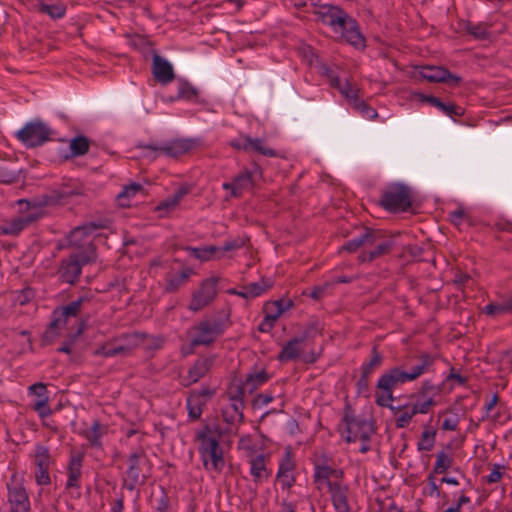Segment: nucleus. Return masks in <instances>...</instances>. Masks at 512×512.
I'll return each mask as SVG.
<instances>
[{
	"label": "nucleus",
	"instance_id": "37998d69",
	"mask_svg": "<svg viewBox=\"0 0 512 512\" xmlns=\"http://www.w3.org/2000/svg\"><path fill=\"white\" fill-rule=\"evenodd\" d=\"M94 354L97 356L115 357L118 355H125V348H123L119 344L118 339H116L115 341L106 343L98 348Z\"/></svg>",
	"mask_w": 512,
	"mask_h": 512
},
{
	"label": "nucleus",
	"instance_id": "393cba45",
	"mask_svg": "<svg viewBox=\"0 0 512 512\" xmlns=\"http://www.w3.org/2000/svg\"><path fill=\"white\" fill-rule=\"evenodd\" d=\"M330 85L339 90L341 95H343L348 101L349 105L352 106L355 102L359 101L361 98L359 97V89L356 84L350 82L346 79L344 82L340 79V77L331 74L329 76Z\"/></svg>",
	"mask_w": 512,
	"mask_h": 512
},
{
	"label": "nucleus",
	"instance_id": "bf43d9fd",
	"mask_svg": "<svg viewBox=\"0 0 512 512\" xmlns=\"http://www.w3.org/2000/svg\"><path fill=\"white\" fill-rule=\"evenodd\" d=\"M276 478L281 484L282 489H289L295 483V477L292 472L277 471Z\"/></svg>",
	"mask_w": 512,
	"mask_h": 512
},
{
	"label": "nucleus",
	"instance_id": "de8ad7c7",
	"mask_svg": "<svg viewBox=\"0 0 512 512\" xmlns=\"http://www.w3.org/2000/svg\"><path fill=\"white\" fill-rule=\"evenodd\" d=\"M118 342L125 348V355H127L143 342V336L138 333L127 334L118 338Z\"/></svg>",
	"mask_w": 512,
	"mask_h": 512
},
{
	"label": "nucleus",
	"instance_id": "412c9836",
	"mask_svg": "<svg viewBox=\"0 0 512 512\" xmlns=\"http://www.w3.org/2000/svg\"><path fill=\"white\" fill-rule=\"evenodd\" d=\"M215 358L213 356L199 358L189 368L188 373L182 379V384L186 387L198 382L203 378L211 369L214 364Z\"/></svg>",
	"mask_w": 512,
	"mask_h": 512
},
{
	"label": "nucleus",
	"instance_id": "6ab92c4d",
	"mask_svg": "<svg viewBox=\"0 0 512 512\" xmlns=\"http://www.w3.org/2000/svg\"><path fill=\"white\" fill-rule=\"evenodd\" d=\"M435 358L429 353H421L414 358L411 366L404 369V375L408 382H413L422 375L429 373L434 365Z\"/></svg>",
	"mask_w": 512,
	"mask_h": 512
},
{
	"label": "nucleus",
	"instance_id": "13d9d810",
	"mask_svg": "<svg viewBox=\"0 0 512 512\" xmlns=\"http://www.w3.org/2000/svg\"><path fill=\"white\" fill-rule=\"evenodd\" d=\"M449 221L456 227H460L465 220H468V216L463 208H458L448 214Z\"/></svg>",
	"mask_w": 512,
	"mask_h": 512
},
{
	"label": "nucleus",
	"instance_id": "a211bd4d",
	"mask_svg": "<svg viewBox=\"0 0 512 512\" xmlns=\"http://www.w3.org/2000/svg\"><path fill=\"white\" fill-rule=\"evenodd\" d=\"M341 38L352 45L356 49L365 48V38L362 35L359 25L355 19L350 16H347L346 19L341 24V28H339V32Z\"/></svg>",
	"mask_w": 512,
	"mask_h": 512
},
{
	"label": "nucleus",
	"instance_id": "0eeeda50",
	"mask_svg": "<svg viewBox=\"0 0 512 512\" xmlns=\"http://www.w3.org/2000/svg\"><path fill=\"white\" fill-rule=\"evenodd\" d=\"M225 331V324L220 319H207L200 321L191 328V346L209 345Z\"/></svg>",
	"mask_w": 512,
	"mask_h": 512
},
{
	"label": "nucleus",
	"instance_id": "774afa93",
	"mask_svg": "<svg viewBox=\"0 0 512 512\" xmlns=\"http://www.w3.org/2000/svg\"><path fill=\"white\" fill-rule=\"evenodd\" d=\"M458 418L456 416L447 417L442 422L441 428L446 431H455L458 426Z\"/></svg>",
	"mask_w": 512,
	"mask_h": 512
},
{
	"label": "nucleus",
	"instance_id": "bb28decb",
	"mask_svg": "<svg viewBox=\"0 0 512 512\" xmlns=\"http://www.w3.org/2000/svg\"><path fill=\"white\" fill-rule=\"evenodd\" d=\"M152 73L154 78L162 84L171 82L175 77L172 65L159 55L153 57Z\"/></svg>",
	"mask_w": 512,
	"mask_h": 512
},
{
	"label": "nucleus",
	"instance_id": "72a5a7b5",
	"mask_svg": "<svg viewBox=\"0 0 512 512\" xmlns=\"http://www.w3.org/2000/svg\"><path fill=\"white\" fill-rule=\"evenodd\" d=\"M270 379V375L266 372L265 369L255 370L250 372L245 381L242 384V393L243 391L253 392L258 387L266 383Z\"/></svg>",
	"mask_w": 512,
	"mask_h": 512
},
{
	"label": "nucleus",
	"instance_id": "f3484780",
	"mask_svg": "<svg viewBox=\"0 0 512 512\" xmlns=\"http://www.w3.org/2000/svg\"><path fill=\"white\" fill-rule=\"evenodd\" d=\"M197 146V142L194 139H174L168 142L163 143L158 147L149 146V148L158 152L161 155H166L169 157H179L182 156Z\"/></svg>",
	"mask_w": 512,
	"mask_h": 512
},
{
	"label": "nucleus",
	"instance_id": "e433bc0d",
	"mask_svg": "<svg viewBox=\"0 0 512 512\" xmlns=\"http://www.w3.org/2000/svg\"><path fill=\"white\" fill-rule=\"evenodd\" d=\"M192 269L185 268L177 274H172L167 277L165 291L172 293L177 291L191 276Z\"/></svg>",
	"mask_w": 512,
	"mask_h": 512
},
{
	"label": "nucleus",
	"instance_id": "ea45409f",
	"mask_svg": "<svg viewBox=\"0 0 512 512\" xmlns=\"http://www.w3.org/2000/svg\"><path fill=\"white\" fill-rule=\"evenodd\" d=\"M180 99L186 101H196L198 99V90L188 81H179L177 95L176 97L171 98L170 101Z\"/></svg>",
	"mask_w": 512,
	"mask_h": 512
},
{
	"label": "nucleus",
	"instance_id": "f257e3e1",
	"mask_svg": "<svg viewBox=\"0 0 512 512\" xmlns=\"http://www.w3.org/2000/svg\"><path fill=\"white\" fill-rule=\"evenodd\" d=\"M313 463V482L320 492L327 489L336 512H350L349 487L342 482L344 472L332 465L333 460L325 453L316 454Z\"/></svg>",
	"mask_w": 512,
	"mask_h": 512
},
{
	"label": "nucleus",
	"instance_id": "0e129e2a",
	"mask_svg": "<svg viewBox=\"0 0 512 512\" xmlns=\"http://www.w3.org/2000/svg\"><path fill=\"white\" fill-rule=\"evenodd\" d=\"M156 512H170V499L164 491L157 501Z\"/></svg>",
	"mask_w": 512,
	"mask_h": 512
},
{
	"label": "nucleus",
	"instance_id": "b1692460",
	"mask_svg": "<svg viewBox=\"0 0 512 512\" xmlns=\"http://www.w3.org/2000/svg\"><path fill=\"white\" fill-rule=\"evenodd\" d=\"M244 402L242 392L229 398V403L222 410V416L226 423L235 424L243 419Z\"/></svg>",
	"mask_w": 512,
	"mask_h": 512
},
{
	"label": "nucleus",
	"instance_id": "4468645a",
	"mask_svg": "<svg viewBox=\"0 0 512 512\" xmlns=\"http://www.w3.org/2000/svg\"><path fill=\"white\" fill-rule=\"evenodd\" d=\"M217 283L218 279L215 277L205 279L193 293L188 309L196 312L209 305L217 296Z\"/></svg>",
	"mask_w": 512,
	"mask_h": 512
},
{
	"label": "nucleus",
	"instance_id": "473e14b6",
	"mask_svg": "<svg viewBox=\"0 0 512 512\" xmlns=\"http://www.w3.org/2000/svg\"><path fill=\"white\" fill-rule=\"evenodd\" d=\"M271 285V281L261 279L258 282H253L242 287L239 291V296L247 300L254 299L266 292Z\"/></svg>",
	"mask_w": 512,
	"mask_h": 512
},
{
	"label": "nucleus",
	"instance_id": "f03ea898",
	"mask_svg": "<svg viewBox=\"0 0 512 512\" xmlns=\"http://www.w3.org/2000/svg\"><path fill=\"white\" fill-rule=\"evenodd\" d=\"M220 438L221 433L211 426H205L196 433L200 459L204 469L210 473L220 474L225 467Z\"/></svg>",
	"mask_w": 512,
	"mask_h": 512
},
{
	"label": "nucleus",
	"instance_id": "49530a36",
	"mask_svg": "<svg viewBox=\"0 0 512 512\" xmlns=\"http://www.w3.org/2000/svg\"><path fill=\"white\" fill-rule=\"evenodd\" d=\"M70 152L72 156L85 155L89 150V140L85 136H77L70 141Z\"/></svg>",
	"mask_w": 512,
	"mask_h": 512
},
{
	"label": "nucleus",
	"instance_id": "7ed1b4c3",
	"mask_svg": "<svg viewBox=\"0 0 512 512\" xmlns=\"http://www.w3.org/2000/svg\"><path fill=\"white\" fill-rule=\"evenodd\" d=\"M408 383L404 368L394 366L386 370L377 380L375 403L380 407L394 409L392 402L394 401L393 391L396 387Z\"/></svg>",
	"mask_w": 512,
	"mask_h": 512
},
{
	"label": "nucleus",
	"instance_id": "c03bdc74",
	"mask_svg": "<svg viewBox=\"0 0 512 512\" xmlns=\"http://www.w3.org/2000/svg\"><path fill=\"white\" fill-rule=\"evenodd\" d=\"M369 233L370 229L366 228L365 231L358 235L357 237L347 241L343 246L342 249L347 250L349 252H354L358 250L359 248H362L363 250L367 248V244H369Z\"/></svg>",
	"mask_w": 512,
	"mask_h": 512
},
{
	"label": "nucleus",
	"instance_id": "052dcab7",
	"mask_svg": "<svg viewBox=\"0 0 512 512\" xmlns=\"http://www.w3.org/2000/svg\"><path fill=\"white\" fill-rule=\"evenodd\" d=\"M48 401H49V398H44L42 400H35V402L33 404V409L42 418L51 415V409L48 406Z\"/></svg>",
	"mask_w": 512,
	"mask_h": 512
},
{
	"label": "nucleus",
	"instance_id": "a878e982",
	"mask_svg": "<svg viewBox=\"0 0 512 512\" xmlns=\"http://www.w3.org/2000/svg\"><path fill=\"white\" fill-rule=\"evenodd\" d=\"M83 454L72 453L68 465L66 488H80L82 476Z\"/></svg>",
	"mask_w": 512,
	"mask_h": 512
},
{
	"label": "nucleus",
	"instance_id": "cd10ccee",
	"mask_svg": "<svg viewBox=\"0 0 512 512\" xmlns=\"http://www.w3.org/2000/svg\"><path fill=\"white\" fill-rule=\"evenodd\" d=\"M306 336L295 337L287 341L278 355V360L288 362L297 359L303 351V343Z\"/></svg>",
	"mask_w": 512,
	"mask_h": 512
},
{
	"label": "nucleus",
	"instance_id": "5701e85b",
	"mask_svg": "<svg viewBox=\"0 0 512 512\" xmlns=\"http://www.w3.org/2000/svg\"><path fill=\"white\" fill-rule=\"evenodd\" d=\"M420 75L429 82H446L456 85L461 81L459 76L451 74L447 69L439 66L422 67Z\"/></svg>",
	"mask_w": 512,
	"mask_h": 512
},
{
	"label": "nucleus",
	"instance_id": "c85d7f7f",
	"mask_svg": "<svg viewBox=\"0 0 512 512\" xmlns=\"http://www.w3.org/2000/svg\"><path fill=\"white\" fill-rule=\"evenodd\" d=\"M107 429L104 425H102L99 421H94L90 427L84 428L80 435L84 437L89 446L96 449L102 448L101 438L106 433Z\"/></svg>",
	"mask_w": 512,
	"mask_h": 512
},
{
	"label": "nucleus",
	"instance_id": "69168bd1",
	"mask_svg": "<svg viewBox=\"0 0 512 512\" xmlns=\"http://www.w3.org/2000/svg\"><path fill=\"white\" fill-rule=\"evenodd\" d=\"M17 179V174L14 171H10L5 167L0 166V182L1 183H12Z\"/></svg>",
	"mask_w": 512,
	"mask_h": 512
},
{
	"label": "nucleus",
	"instance_id": "39448f33",
	"mask_svg": "<svg viewBox=\"0 0 512 512\" xmlns=\"http://www.w3.org/2000/svg\"><path fill=\"white\" fill-rule=\"evenodd\" d=\"M53 130L44 121L33 119L15 132L17 140L26 148H36L44 145L51 139Z\"/></svg>",
	"mask_w": 512,
	"mask_h": 512
},
{
	"label": "nucleus",
	"instance_id": "09e8293b",
	"mask_svg": "<svg viewBox=\"0 0 512 512\" xmlns=\"http://www.w3.org/2000/svg\"><path fill=\"white\" fill-rule=\"evenodd\" d=\"M40 11L48 14L52 19H61L66 14V6L61 2L52 4H41Z\"/></svg>",
	"mask_w": 512,
	"mask_h": 512
},
{
	"label": "nucleus",
	"instance_id": "a18cd8bd",
	"mask_svg": "<svg viewBox=\"0 0 512 512\" xmlns=\"http://www.w3.org/2000/svg\"><path fill=\"white\" fill-rule=\"evenodd\" d=\"M398 413L395 419V424L397 428H405L407 427L412 418L416 415L410 404H405L401 407L397 408Z\"/></svg>",
	"mask_w": 512,
	"mask_h": 512
},
{
	"label": "nucleus",
	"instance_id": "f8f14e48",
	"mask_svg": "<svg viewBox=\"0 0 512 512\" xmlns=\"http://www.w3.org/2000/svg\"><path fill=\"white\" fill-rule=\"evenodd\" d=\"M369 238L371 243L358 256L360 262H371L388 253L393 246L392 241L385 239L380 231L370 229Z\"/></svg>",
	"mask_w": 512,
	"mask_h": 512
},
{
	"label": "nucleus",
	"instance_id": "7c9ffc66",
	"mask_svg": "<svg viewBox=\"0 0 512 512\" xmlns=\"http://www.w3.org/2000/svg\"><path fill=\"white\" fill-rule=\"evenodd\" d=\"M421 100L436 107L443 114L451 118H453L454 116H462L464 114V109L462 107L456 106L452 103H444L439 98L434 96L422 95Z\"/></svg>",
	"mask_w": 512,
	"mask_h": 512
},
{
	"label": "nucleus",
	"instance_id": "4c0bfd02",
	"mask_svg": "<svg viewBox=\"0 0 512 512\" xmlns=\"http://www.w3.org/2000/svg\"><path fill=\"white\" fill-rule=\"evenodd\" d=\"M383 360V355L378 352L376 347H373L371 351V358L368 361H364L360 367L361 373L371 376L375 370L382 366Z\"/></svg>",
	"mask_w": 512,
	"mask_h": 512
},
{
	"label": "nucleus",
	"instance_id": "a19ab883",
	"mask_svg": "<svg viewBox=\"0 0 512 512\" xmlns=\"http://www.w3.org/2000/svg\"><path fill=\"white\" fill-rule=\"evenodd\" d=\"M345 422H346V441L347 442H355L359 437L366 438V436L363 434L361 436L358 435L357 429L361 426H365L366 422L362 420L355 419L354 417H350L348 415L345 416Z\"/></svg>",
	"mask_w": 512,
	"mask_h": 512
},
{
	"label": "nucleus",
	"instance_id": "20e7f679",
	"mask_svg": "<svg viewBox=\"0 0 512 512\" xmlns=\"http://www.w3.org/2000/svg\"><path fill=\"white\" fill-rule=\"evenodd\" d=\"M18 206L20 214L0 226L1 234L11 236L18 235L29 224L39 220L43 215L41 206L30 204L26 200H19Z\"/></svg>",
	"mask_w": 512,
	"mask_h": 512
},
{
	"label": "nucleus",
	"instance_id": "3c124183",
	"mask_svg": "<svg viewBox=\"0 0 512 512\" xmlns=\"http://www.w3.org/2000/svg\"><path fill=\"white\" fill-rule=\"evenodd\" d=\"M251 148L255 152L260 153L263 156L267 157H275L277 155L276 151L266 145L264 139L261 138H251Z\"/></svg>",
	"mask_w": 512,
	"mask_h": 512
},
{
	"label": "nucleus",
	"instance_id": "5fc2aeb1",
	"mask_svg": "<svg viewBox=\"0 0 512 512\" xmlns=\"http://www.w3.org/2000/svg\"><path fill=\"white\" fill-rule=\"evenodd\" d=\"M251 137L245 134H239L230 141V146L236 150L250 151Z\"/></svg>",
	"mask_w": 512,
	"mask_h": 512
},
{
	"label": "nucleus",
	"instance_id": "8fccbe9b",
	"mask_svg": "<svg viewBox=\"0 0 512 512\" xmlns=\"http://www.w3.org/2000/svg\"><path fill=\"white\" fill-rule=\"evenodd\" d=\"M359 115L368 120H375L378 117L377 111L369 106L364 100L360 99L351 106Z\"/></svg>",
	"mask_w": 512,
	"mask_h": 512
},
{
	"label": "nucleus",
	"instance_id": "aec40b11",
	"mask_svg": "<svg viewBox=\"0 0 512 512\" xmlns=\"http://www.w3.org/2000/svg\"><path fill=\"white\" fill-rule=\"evenodd\" d=\"M316 14L319 19L324 24L330 26L335 33L339 32L341 24L348 16L341 8L330 4L321 5Z\"/></svg>",
	"mask_w": 512,
	"mask_h": 512
},
{
	"label": "nucleus",
	"instance_id": "6e6552de",
	"mask_svg": "<svg viewBox=\"0 0 512 512\" xmlns=\"http://www.w3.org/2000/svg\"><path fill=\"white\" fill-rule=\"evenodd\" d=\"M381 206L390 212L406 211L411 207V194L408 187L392 184L382 193Z\"/></svg>",
	"mask_w": 512,
	"mask_h": 512
},
{
	"label": "nucleus",
	"instance_id": "e2e57ef3",
	"mask_svg": "<svg viewBox=\"0 0 512 512\" xmlns=\"http://www.w3.org/2000/svg\"><path fill=\"white\" fill-rule=\"evenodd\" d=\"M369 378L370 376L361 373V376L357 381V391L365 397L369 396Z\"/></svg>",
	"mask_w": 512,
	"mask_h": 512
},
{
	"label": "nucleus",
	"instance_id": "603ef678",
	"mask_svg": "<svg viewBox=\"0 0 512 512\" xmlns=\"http://www.w3.org/2000/svg\"><path fill=\"white\" fill-rule=\"evenodd\" d=\"M451 465L452 458L444 451H441L436 455L434 472L437 474L444 473L451 467Z\"/></svg>",
	"mask_w": 512,
	"mask_h": 512
},
{
	"label": "nucleus",
	"instance_id": "423d86ee",
	"mask_svg": "<svg viewBox=\"0 0 512 512\" xmlns=\"http://www.w3.org/2000/svg\"><path fill=\"white\" fill-rule=\"evenodd\" d=\"M147 464L148 458L142 448H138L129 455L124 479V486L128 490L133 491L137 485L146 481L148 474L144 472V468Z\"/></svg>",
	"mask_w": 512,
	"mask_h": 512
},
{
	"label": "nucleus",
	"instance_id": "9d476101",
	"mask_svg": "<svg viewBox=\"0 0 512 512\" xmlns=\"http://www.w3.org/2000/svg\"><path fill=\"white\" fill-rule=\"evenodd\" d=\"M35 466V482L39 486H47L51 483L50 469L54 463L48 447L37 443L32 454Z\"/></svg>",
	"mask_w": 512,
	"mask_h": 512
},
{
	"label": "nucleus",
	"instance_id": "4be33fe9",
	"mask_svg": "<svg viewBox=\"0 0 512 512\" xmlns=\"http://www.w3.org/2000/svg\"><path fill=\"white\" fill-rule=\"evenodd\" d=\"M84 301L85 297H80L66 306L55 309L53 312V321L50 325L51 328H61L65 326L70 317L77 316Z\"/></svg>",
	"mask_w": 512,
	"mask_h": 512
},
{
	"label": "nucleus",
	"instance_id": "1a4fd4ad",
	"mask_svg": "<svg viewBox=\"0 0 512 512\" xmlns=\"http://www.w3.org/2000/svg\"><path fill=\"white\" fill-rule=\"evenodd\" d=\"M95 259V252L91 249L89 251H80L73 253L69 259L62 262L60 269L61 279L69 284H74L82 271V266L92 262Z\"/></svg>",
	"mask_w": 512,
	"mask_h": 512
},
{
	"label": "nucleus",
	"instance_id": "864d4df0",
	"mask_svg": "<svg viewBox=\"0 0 512 512\" xmlns=\"http://www.w3.org/2000/svg\"><path fill=\"white\" fill-rule=\"evenodd\" d=\"M435 431L424 430L417 444L419 451H430L435 444Z\"/></svg>",
	"mask_w": 512,
	"mask_h": 512
},
{
	"label": "nucleus",
	"instance_id": "58836bf2",
	"mask_svg": "<svg viewBox=\"0 0 512 512\" xmlns=\"http://www.w3.org/2000/svg\"><path fill=\"white\" fill-rule=\"evenodd\" d=\"M143 190V187L139 183H130L125 185L121 192L117 195V202L122 207L130 205V200L135 197L139 192Z\"/></svg>",
	"mask_w": 512,
	"mask_h": 512
},
{
	"label": "nucleus",
	"instance_id": "4d7b16f0",
	"mask_svg": "<svg viewBox=\"0 0 512 512\" xmlns=\"http://www.w3.org/2000/svg\"><path fill=\"white\" fill-rule=\"evenodd\" d=\"M294 468H295V463H294V460L292 457V453L289 449H286L283 457L281 458V460L279 462L278 471L293 472Z\"/></svg>",
	"mask_w": 512,
	"mask_h": 512
},
{
	"label": "nucleus",
	"instance_id": "338daca9",
	"mask_svg": "<svg viewBox=\"0 0 512 512\" xmlns=\"http://www.w3.org/2000/svg\"><path fill=\"white\" fill-rule=\"evenodd\" d=\"M284 313V308H270V303L265 306V314L270 320L276 322Z\"/></svg>",
	"mask_w": 512,
	"mask_h": 512
},
{
	"label": "nucleus",
	"instance_id": "dca6fc26",
	"mask_svg": "<svg viewBox=\"0 0 512 512\" xmlns=\"http://www.w3.org/2000/svg\"><path fill=\"white\" fill-rule=\"evenodd\" d=\"M212 395L213 391L209 388L193 390L189 393L186 400V406L190 419L197 420L201 417L203 413V407L207 404Z\"/></svg>",
	"mask_w": 512,
	"mask_h": 512
},
{
	"label": "nucleus",
	"instance_id": "2eb2a0df",
	"mask_svg": "<svg viewBox=\"0 0 512 512\" xmlns=\"http://www.w3.org/2000/svg\"><path fill=\"white\" fill-rule=\"evenodd\" d=\"M101 227V225L94 222L76 227L67 237L69 245L83 248L82 251H89V249H91L94 252V248L92 247L93 233Z\"/></svg>",
	"mask_w": 512,
	"mask_h": 512
},
{
	"label": "nucleus",
	"instance_id": "c756f323",
	"mask_svg": "<svg viewBox=\"0 0 512 512\" xmlns=\"http://www.w3.org/2000/svg\"><path fill=\"white\" fill-rule=\"evenodd\" d=\"M250 474L254 482L262 483L267 480L271 472L266 467V457L264 454H259L249 460Z\"/></svg>",
	"mask_w": 512,
	"mask_h": 512
},
{
	"label": "nucleus",
	"instance_id": "79ce46f5",
	"mask_svg": "<svg viewBox=\"0 0 512 512\" xmlns=\"http://www.w3.org/2000/svg\"><path fill=\"white\" fill-rule=\"evenodd\" d=\"M467 32L476 40H488L492 37L490 26L487 23H469Z\"/></svg>",
	"mask_w": 512,
	"mask_h": 512
},
{
	"label": "nucleus",
	"instance_id": "6e6d98bb",
	"mask_svg": "<svg viewBox=\"0 0 512 512\" xmlns=\"http://www.w3.org/2000/svg\"><path fill=\"white\" fill-rule=\"evenodd\" d=\"M435 401L432 397L426 398L423 401H416L413 404H410L414 413L417 414H427L432 406H434Z\"/></svg>",
	"mask_w": 512,
	"mask_h": 512
},
{
	"label": "nucleus",
	"instance_id": "2f4dec72",
	"mask_svg": "<svg viewBox=\"0 0 512 512\" xmlns=\"http://www.w3.org/2000/svg\"><path fill=\"white\" fill-rule=\"evenodd\" d=\"M189 255L204 262L212 259H220V249L215 245H207L201 247H187Z\"/></svg>",
	"mask_w": 512,
	"mask_h": 512
},
{
	"label": "nucleus",
	"instance_id": "c9c22d12",
	"mask_svg": "<svg viewBox=\"0 0 512 512\" xmlns=\"http://www.w3.org/2000/svg\"><path fill=\"white\" fill-rule=\"evenodd\" d=\"M189 192V188L187 186L179 187L172 195L168 196L164 199L158 206L157 210L161 211H171L174 210L175 207L179 204L182 198L187 195Z\"/></svg>",
	"mask_w": 512,
	"mask_h": 512
},
{
	"label": "nucleus",
	"instance_id": "ddd939ff",
	"mask_svg": "<svg viewBox=\"0 0 512 512\" xmlns=\"http://www.w3.org/2000/svg\"><path fill=\"white\" fill-rule=\"evenodd\" d=\"M8 502L11 506V512H29L30 501L28 494L22 482L16 475H12L7 483Z\"/></svg>",
	"mask_w": 512,
	"mask_h": 512
},
{
	"label": "nucleus",
	"instance_id": "9b49d317",
	"mask_svg": "<svg viewBox=\"0 0 512 512\" xmlns=\"http://www.w3.org/2000/svg\"><path fill=\"white\" fill-rule=\"evenodd\" d=\"M261 177V168L258 165H254L252 169L240 172L231 182H224L222 188L230 190L232 197H240L244 192L252 190L256 181Z\"/></svg>",
	"mask_w": 512,
	"mask_h": 512
},
{
	"label": "nucleus",
	"instance_id": "680f3d73",
	"mask_svg": "<svg viewBox=\"0 0 512 512\" xmlns=\"http://www.w3.org/2000/svg\"><path fill=\"white\" fill-rule=\"evenodd\" d=\"M30 393L34 394L37 399L42 400L44 398H49L47 395V388L43 383H35L29 387Z\"/></svg>",
	"mask_w": 512,
	"mask_h": 512
},
{
	"label": "nucleus",
	"instance_id": "f704fd0d",
	"mask_svg": "<svg viewBox=\"0 0 512 512\" xmlns=\"http://www.w3.org/2000/svg\"><path fill=\"white\" fill-rule=\"evenodd\" d=\"M483 313L496 317L512 313V295L497 303H489L483 308Z\"/></svg>",
	"mask_w": 512,
	"mask_h": 512
}]
</instances>
